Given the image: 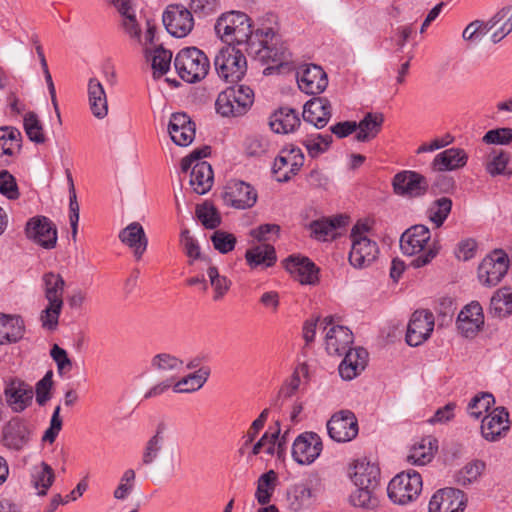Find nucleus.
Wrapping results in <instances>:
<instances>
[{
	"label": "nucleus",
	"instance_id": "63",
	"mask_svg": "<svg viewBox=\"0 0 512 512\" xmlns=\"http://www.w3.org/2000/svg\"><path fill=\"white\" fill-rule=\"evenodd\" d=\"M0 193L10 200L19 198V190L14 176L7 170L0 171Z\"/></svg>",
	"mask_w": 512,
	"mask_h": 512
},
{
	"label": "nucleus",
	"instance_id": "62",
	"mask_svg": "<svg viewBox=\"0 0 512 512\" xmlns=\"http://www.w3.org/2000/svg\"><path fill=\"white\" fill-rule=\"evenodd\" d=\"M136 474L133 469H127L121 476L120 483L113 492V496L117 500H124L132 492L134 487Z\"/></svg>",
	"mask_w": 512,
	"mask_h": 512
},
{
	"label": "nucleus",
	"instance_id": "51",
	"mask_svg": "<svg viewBox=\"0 0 512 512\" xmlns=\"http://www.w3.org/2000/svg\"><path fill=\"white\" fill-rule=\"evenodd\" d=\"M452 209V200L448 197H441L435 200L429 210V219L436 225L437 228L441 227Z\"/></svg>",
	"mask_w": 512,
	"mask_h": 512
},
{
	"label": "nucleus",
	"instance_id": "57",
	"mask_svg": "<svg viewBox=\"0 0 512 512\" xmlns=\"http://www.w3.org/2000/svg\"><path fill=\"white\" fill-rule=\"evenodd\" d=\"M277 429L272 432H265L261 438L253 445L251 454L253 456L258 455L263 449L268 455L275 453V444L280 434V423L276 422Z\"/></svg>",
	"mask_w": 512,
	"mask_h": 512
},
{
	"label": "nucleus",
	"instance_id": "16",
	"mask_svg": "<svg viewBox=\"0 0 512 512\" xmlns=\"http://www.w3.org/2000/svg\"><path fill=\"white\" fill-rule=\"evenodd\" d=\"M163 24L174 37L187 36L194 26L191 11L182 5H169L163 13Z\"/></svg>",
	"mask_w": 512,
	"mask_h": 512
},
{
	"label": "nucleus",
	"instance_id": "33",
	"mask_svg": "<svg viewBox=\"0 0 512 512\" xmlns=\"http://www.w3.org/2000/svg\"><path fill=\"white\" fill-rule=\"evenodd\" d=\"M25 333V324L20 316L0 313V345L16 343Z\"/></svg>",
	"mask_w": 512,
	"mask_h": 512
},
{
	"label": "nucleus",
	"instance_id": "18",
	"mask_svg": "<svg viewBox=\"0 0 512 512\" xmlns=\"http://www.w3.org/2000/svg\"><path fill=\"white\" fill-rule=\"evenodd\" d=\"M434 329V315L427 310L415 311L409 321L406 342L410 346H419L425 342Z\"/></svg>",
	"mask_w": 512,
	"mask_h": 512
},
{
	"label": "nucleus",
	"instance_id": "40",
	"mask_svg": "<svg viewBox=\"0 0 512 512\" xmlns=\"http://www.w3.org/2000/svg\"><path fill=\"white\" fill-rule=\"evenodd\" d=\"M245 259L251 268H256L260 265L265 267L273 266L276 263L277 257L272 245L263 244L248 249L245 253Z\"/></svg>",
	"mask_w": 512,
	"mask_h": 512
},
{
	"label": "nucleus",
	"instance_id": "10",
	"mask_svg": "<svg viewBox=\"0 0 512 512\" xmlns=\"http://www.w3.org/2000/svg\"><path fill=\"white\" fill-rule=\"evenodd\" d=\"M509 260L502 250H495L485 257L478 267V278L482 285H497L507 273Z\"/></svg>",
	"mask_w": 512,
	"mask_h": 512
},
{
	"label": "nucleus",
	"instance_id": "58",
	"mask_svg": "<svg viewBox=\"0 0 512 512\" xmlns=\"http://www.w3.org/2000/svg\"><path fill=\"white\" fill-rule=\"evenodd\" d=\"M196 216L206 229H215L221 223V217L217 209L210 204L197 206Z\"/></svg>",
	"mask_w": 512,
	"mask_h": 512
},
{
	"label": "nucleus",
	"instance_id": "55",
	"mask_svg": "<svg viewBox=\"0 0 512 512\" xmlns=\"http://www.w3.org/2000/svg\"><path fill=\"white\" fill-rule=\"evenodd\" d=\"M377 488L357 487L350 496L351 503L356 507L373 508L377 506Z\"/></svg>",
	"mask_w": 512,
	"mask_h": 512
},
{
	"label": "nucleus",
	"instance_id": "34",
	"mask_svg": "<svg viewBox=\"0 0 512 512\" xmlns=\"http://www.w3.org/2000/svg\"><path fill=\"white\" fill-rule=\"evenodd\" d=\"M269 125L275 133L287 134L300 125V118L294 109L281 107L271 115Z\"/></svg>",
	"mask_w": 512,
	"mask_h": 512
},
{
	"label": "nucleus",
	"instance_id": "12",
	"mask_svg": "<svg viewBox=\"0 0 512 512\" xmlns=\"http://www.w3.org/2000/svg\"><path fill=\"white\" fill-rule=\"evenodd\" d=\"M25 234L44 249L50 250L57 244V229L55 224L46 216L30 218L25 226Z\"/></svg>",
	"mask_w": 512,
	"mask_h": 512
},
{
	"label": "nucleus",
	"instance_id": "32",
	"mask_svg": "<svg viewBox=\"0 0 512 512\" xmlns=\"http://www.w3.org/2000/svg\"><path fill=\"white\" fill-rule=\"evenodd\" d=\"M468 156L461 148H449L438 153L431 163L434 171H452L466 165Z\"/></svg>",
	"mask_w": 512,
	"mask_h": 512
},
{
	"label": "nucleus",
	"instance_id": "5",
	"mask_svg": "<svg viewBox=\"0 0 512 512\" xmlns=\"http://www.w3.org/2000/svg\"><path fill=\"white\" fill-rule=\"evenodd\" d=\"M179 77L187 83H196L206 77L210 62L206 54L196 47L180 50L174 59Z\"/></svg>",
	"mask_w": 512,
	"mask_h": 512
},
{
	"label": "nucleus",
	"instance_id": "21",
	"mask_svg": "<svg viewBox=\"0 0 512 512\" xmlns=\"http://www.w3.org/2000/svg\"><path fill=\"white\" fill-rule=\"evenodd\" d=\"M297 83L303 92L315 95L326 89L328 79L320 66L311 64L297 72Z\"/></svg>",
	"mask_w": 512,
	"mask_h": 512
},
{
	"label": "nucleus",
	"instance_id": "47",
	"mask_svg": "<svg viewBox=\"0 0 512 512\" xmlns=\"http://www.w3.org/2000/svg\"><path fill=\"white\" fill-rule=\"evenodd\" d=\"M33 485L38 489L39 496H45L55 480V474L52 467L46 462H41L34 468Z\"/></svg>",
	"mask_w": 512,
	"mask_h": 512
},
{
	"label": "nucleus",
	"instance_id": "26",
	"mask_svg": "<svg viewBox=\"0 0 512 512\" xmlns=\"http://www.w3.org/2000/svg\"><path fill=\"white\" fill-rule=\"evenodd\" d=\"M344 359L339 365V374L344 380H352L366 367L368 352L364 348H350L343 353Z\"/></svg>",
	"mask_w": 512,
	"mask_h": 512
},
{
	"label": "nucleus",
	"instance_id": "11",
	"mask_svg": "<svg viewBox=\"0 0 512 512\" xmlns=\"http://www.w3.org/2000/svg\"><path fill=\"white\" fill-rule=\"evenodd\" d=\"M358 420L350 410L334 413L327 422V431L332 440L345 443L358 435Z\"/></svg>",
	"mask_w": 512,
	"mask_h": 512
},
{
	"label": "nucleus",
	"instance_id": "31",
	"mask_svg": "<svg viewBox=\"0 0 512 512\" xmlns=\"http://www.w3.org/2000/svg\"><path fill=\"white\" fill-rule=\"evenodd\" d=\"M120 241L131 248L137 259H140L147 249L148 240L142 225L132 222L119 233Z\"/></svg>",
	"mask_w": 512,
	"mask_h": 512
},
{
	"label": "nucleus",
	"instance_id": "13",
	"mask_svg": "<svg viewBox=\"0 0 512 512\" xmlns=\"http://www.w3.org/2000/svg\"><path fill=\"white\" fill-rule=\"evenodd\" d=\"M392 186L396 195L410 199L425 195L429 188L428 181L422 174L410 170L397 173L393 177Z\"/></svg>",
	"mask_w": 512,
	"mask_h": 512
},
{
	"label": "nucleus",
	"instance_id": "39",
	"mask_svg": "<svg viewBox=\"0 0 512 512\" xmlns=\"http://www.w3.org/2000/svg\"><path fill=\"white\" fill-rule=\"evenodd\" d=\"M489 313L499 319L512 314V289L510 287H502L493 294Z\"/></svg>",
	"mask_w": 512,
	"mask_h": 512
},
{
	"label": "nucleus",
	"instance_id": "24",
	"mask_svg": "<svg viewBox=\"0 0 512 512\" xmlns=\"http://www.w3.org/2000/svg\"><path fill=\"white\" fill-rule=\"evenodd\" d=\"M484 324V315L481 305L478 302H471L459 313L457 326L465 337L475 335Z\"/></svg>",
	"mask_w": 512,
	"mask_h": 512
},
{
	"label": "nucleus",
	"instance_id": "7",
	"mask_svg": "<svg viewBox=\"0 0 512 512\" xmlns=\"http://www.w3.org/2000/svg\"><path fill=\"white\" fill-rule=\"evenodd\" d=\"M214 67L220 79L227 83H236L246 74L247 61L242 51L228 45L216 54Z\"/></svg>",
	"mask_w": 512,
	"mask_h": 512
},
{
	"label": "nucleus",
	"instance_id": "37",
	"mask_svg": "<svg viewBox=\"0 0 512 512\" xmlns=\"http://www.w3.org/2000/svg\"><path fill=\"white\" fill-rule=\"evenodd\" d=\"M346 216H335L333 218H324L321 220L313 221L310 224V228L313 236L322 241H326L329 238H335L337 235L336 230L340 227H343L347 223Z\"/></svg>",
	"mask_w": 512,
	"mask_h": 512
},
{
	"label": "nucleus",
	"instance_id": "6",
	"mask_svg": "<svg viewBox=\"0 0 512 512\" xmlns=\"http://www.w3.org/2000/svg\"><path fill=\"white\" fill-rule=\"evenodd\" d=\"M254 103V91L246 85L231 86L218 94L215 109L223 117H239Z\"/></svg>",
	"mask_w": 512,
	"mask_h": 512
},
{
	"label": "nucleus",
	"instance_id": "36",
	"mask_svg": "<svg viewBox=\"0 0 512 512\" xmlns=\"http://www.w3.org/2000/svg\"><path fill=\"white\" fill-rule=\"evenodd\" d=\"M213 184V170L208 162H197L193 165L190 185L199 195L207 193Z\"/></svg>",
	"mask_w": 512,
	"mask_h": 512
},
{
	"label": "nucleus",
	"instance_id": "52",
	"mask_svg": "<svg viewBox=\"0 0 512 512\" xmlns=\"http://www.w3.org/2000/svg\"><path fill=\"white\" fill-rule=\"evenodd\" d=\"M331 143L332 136L329 134L310 135L302 141V144L306 147L308 154L312 158H315L327 151Z\"/></svg>",
	"mask_w": 512,
	"mask_h": 512
},
{
	"label": "nucleus",
	"instance_id": "45",
	"mask_svg": "<svg viewBox=\"0 0 512 512\" xmlns=\"http://www.w3.org/2000/svg\"><path fill=\"white\" fill-rule=\"evenodd\" d=\"M314 497V492L307 485L296 484L288 493L289 508L295 512L308 508Z\"/></svg>",
	"mask_w": 512,
	"mask_h": 512
},
{
	"label": "nucleus",
	"instance_id": "1",
	"mask_svg": "<svg viewBox=\"0 0 512 512\" xmlns=\"http://www.w3.org/2000/svg\"><path fill=\"white\" fill-rule=\"evenodd\" d=\"M217 35L225 42L246 44L247 53L263 63L283 67L291 62V53L280 43L271 27L252 30L250 18L243 12L230 11L222 14L215 24Z\"/></svg>",
	"mask_w": 512,
	"mask_h": 512
},
{
	"label": "nucleus",
	"instance_id": "8",
	"mask_svg": "<svg viewBox=\"0 0 512 512\" xmlns=\"http://www.w3.org/2000/svg\"><path fill=\"white\" fill-rule=\"evenodd\" d=\"M422 490V477L415 470L397 474L388 484L387 493L390 500L398 505L413 501Z\"/></svg>",
	"mask_w": 512,
	"mask_h": 512
},
{
	"label": "nucleus",
	"instance_id": "64",
	"mask_svg": "<svg viewBox=\"0 0 512 512\" xmlns=\"http://www.w3.org/2000/svg\"><path fill=\"white\" fill-rule=\"evenodd\" d=\"M482 140L486 144L508 145L512 142V128L503 127L489 130Z\"/></svg>",
	"mask_w": 512,
	"mask_h": 512
},
{
	"label": "nucleus",
	"instance_id": "19",
	"mask_svg": "<svg viewBox=\"0 0 512 512\" xmlns=\"http://www.w3.org/2000/svg\"><path fill=\"white\" fill-rule=\"evenodd\" d=\"M466 506L464 493L455 488L437 491L429 502V512H463Z\"/></svg>",
	"mask_w": 512,
	"mask_h": 512
},
{
	"label": "nucleus",
	"instance_id": "61",
	"mask_svg": "<svg viewBox=\"0 0 512 512\" xmlns=\"http://www.w3.org/2000/svg\"><path fill=\"white\" fill-rule=\"evenodd\" d=\"M211 241L216 250L222 254H226L234 249L236 237L231 233L217 230L211 236Z\"/></svg>",
	"mask_w": 512,
	"mask_h": 512
},
{
	"label": "nucleus",
	"instance_id": "29",
	"mask_svg": "<svg viewBox=\"0 0 512 512\" xmlns=\"http://www.w3.org/2000/svg\"><path fill=\"white\" fill-rule=\"evenodd\" d=\"M485 31L491 32V41L498 43L512 32V5L500 9L485 23Z\"/></svg>",
	"mask_w": 512,
	"mask_h": 512
},
{
	"label": "nucleus",
	"instance_id": "9",
	"mask_svg": "<svg viewBox=\"0 0 512 512\" xmlns=\"http://www.w3.org/2000/svg\"><path fill=\"white\" fill-rule=\"evenodd\" d=\"M3 396L12 412L22 413L32 404L34 392L21 378L8 377L4 379Z\"/></svg>",
	"mask_w": 512,
	"mask_h": 512
},
{
	"label": "nucleus",
	"instance_id": "48",
	"mask_svg": "<svg viewBox=\"0 0 512 512\" xmlns=\"http://www.w3.org/2000/svg\"><path fill=\"white\" fill-rule=\"evenodd\" d=\"M119 13L123 16V28L125 32L132 38L141 43V29L136 20L135 14L131 12L129 1H122L118 9Z\"/></svg>",
	"mask_w": 512,
	"mask_h": 512
},
{
	"label": "nucleus",
	"instance_id": "27",
	"mask_svg": "<svg viewBox=\"0 0 512 512\" xmlns=\"http://www.w3.org/2000/svg\"><path fill=\"white\" fill-rule=\"evenodd\" d=\"M508 412L505 408H496L489 415L485 416L481 424V433L488 441H497L503 431L509 429Z\"/></svg>",
	"mask_w": 512,
	"mask_h": 512
},
{
	"label": "nucleus",
	"instance_id": "2",
	"mask_svg": "<svg viewBox=\"0 0 512 512\" xmlns=\"http://www.w3.org/2000/svg\"><path fill=\"white\" fill-rule=\"evenodd\" d=\"M401 251L409 256L419 254L410 265L421 268L428 265L439 253L438 241L431 240L430 229L422 224L408 228L400 237Z\"/></svg>",
	"mask_w": 512,
	"mask_h": 512
},
{
	"label": "nucleus",
	"instance_id": "59",
	"mask_svg": "<svg viewBox=\"0 0 512 512\" xmlns=\"http://www.w3.org/2000/svg\"><path fill=\"white\" fill-rule=\"evenodd\" d=\"M494 397L490 393H481L471 399L468 404L467 412L470 416L478 419L484 412L494 404Z\"/></svg>",
	"mask_w": 512,
	"mask_h": 512
},
{
	"label": "nucleus",
	"instance_id": "30",
	"mask_svg": "<svg viewBox=\"0 0 512 512\" xmlns=\"http://www.w3.org/2000/svg\"><path fill=\"white\" fill-rule=\"evenodd\" d=\"M326 350L330 355L341 356L353 344L352 332L344 326H332L325 337Z\"/></svg>",
	"mask_w": 512,
	"mask_h": 512
},
{
	"label": "nucleus",
	"instance_id": "49",
	"mask_svg": "<svg viewBox=\"0 0 512 512\" xmlns=\"http://www.w3.org/2000/svg\"><path fill=\"white\" fill-rule=\"evenodd\" d=\"M23 125L30 141L36 144H43L46 141L42 123L35 112L25 114Z\"/></svg>",
	"mask_w": 512,
	"mask_h": 512
},
{
	"label": "nucleus",
	"instance_id": "28",
	"mask_svg": "<svg viewBox=\"0 0 512 512\" xmlns=\"http://www.w3.org/2000/svg\"><path fill=\"white\" fill-rule=\"evenodd\" d=\"M350 478L356 487L378 488L380 469L365 459L357 460L350 472Z\"/></svg>",
	"mask_w": 512,
	"mask_h": 512
},
{
	"label": "nucleus",
	"instance_id": "23",
	"mask_svg": "<svg viewBox=\"0 0 512 512\" xmlns=\"http://www.w3.org/2000/svg\"><path fill=\"white\" fill-rule=\"evenodd\" d=\"M332 116V106L326 97H315L304 105L303 119L320 129L327 125Z\"/></svg>",
	"mask_w": 512,
	"mask_h": 512
},
{
	"label": "nucleus",
	"instance_id": "35",
	"mask_svg": "<svg viewBox=\"0 0 512 512\" xmlns=\"http://www.w3.org/2000/svg\"><path fill=\"white\" fill-rule=\"evenodd\" d=\"M88 100L92 114L103 119L108 114L107 97L101 82L96 78H91L88 82Z\"/></svg>",
	"mask_w": 512,
	"mask_h": 512
},
{
	"label": "nucleus",
	"instance_id": "44",
	"mask_svg": "<svg viewBox=\"0 0 512 512\" xmlns=\"http://www.w3.org/2000/svg\"><path fill=\"white\" fill-rule=\"evenodd\" d=\"M21 133L14 127L0 128V159L3 156H13L20 151Z\"/></svg>",
	"mask_w": 512,
	"mask_h": 512
},
{
	"label": "nucleus",
	"instance_id": "41",
	"mask_svg": "<svg viewBox=\"0 0 512 512\" xmlns=\"http://www.w3.org/2000/svg\"><path fill=\"white\" fill-rule=\"evenodd\" d=\"M436 449V439L432 437L424 438L410 449L407 461L413 465H425L433 459Z\"/></svg>",
	"mask_w": 512,
	"mask_h": 512
},
{
	"label": "nucleus",
	"instance_id": "54",
	"mask_svg": "<svg viewBox=\"0 0 512 512\" xmlns=\"http://www.w3.org/2000/svg\"><path fill=\"white\" fill-rule=\"evenodd\" d=\"M485 463L476 460L466 464L456 475V482L459 485L466 486L476 481L482 474Z\"/></svg>",
	"mask_w": 512,
	"mask_h": 512
},
{
	"label": "nucleus",
	"instance_id": "25",
	"mask_svg": "<svg viewBox=\"0 0 512 512\" xmlns=\"http://www.w3.org/2000/svg\"><path fill=\"white\" fill-rule=\"evenodd\" d=\"M285 268L301 284H314L318 280V269L306 257L289 256Z\"/></svg>",
	"mask_w": 512,
	"mask_h": 512
},
{
	"label": "nucleus",
	"instance_id": "14",
	"mask_svg": "<svg viewBox=\"0 0 512 512\" xmlns=\"http://www.w3.org/2000/svg\"><path fill=\"white\" fill-rule=\"evenodd\" d=\"M304 164V154L300 148L291 145L283 148L276 157L273 173L279 182H287L296 175Z\"/></svg>",
	"mask_w": 512,
	"mask_h": 512
},
{
	"label": "nucleus",
	"instance_id": "56",
	"mask_svg": "<svg viewBox=\"0 0 512 512\" xmlns=\"http://www.w3.org/2000/svg\"><path fill=\"white\" fill-rule=\"evenodd\" d=\"M207 275L214 289L213 299L215 301L222 299L230 289L231 281L227 277L220 275L218 269L214 266L208 268Z\"/></svg>",
	"mask_w": 512,
	"mask_h": 512
},
{
	"label": "nucleus",
	"instance_id": "53",
	"mask_svg": "<svg viewBox=\"0 0 512 512\" xmlns=\"http://www.w3.org/2000/svg\"><path fill=\"white\" fill-rule=\"evenodd\" d=\"M182 366L183 361L169 353H159L151 359V368L159 372L178 371Z\"/></svg>",
	"mask_w": 512,
	"mask_h": 512
},
{
	"label": "nucleus",
	"instance_id": "17",
	"mask_svg": "<svg viewBox=\"0 0 512 512\" xmlns=\"http://www.w3.org/2000/svg\"><path fill=\"white\" fill-rule=\"evenodd\" d=\"M322 449V440L317 433L304 432L293 442L292 457L301 465H309L320 456Z\"/></svg>",
	"mask_w": 512,
	"mask_h": 512
},
{
	"label": "nucleus",
	"instance_id": "46",
	"mask_svg": "<svg viewBox=\"0 0 512 512\" xmlns=\"http://www.w3.org/2000/svg\"><path fill=\"white\" fill-rule=\"evenodd\" d=\"M145 55L151 60L154 76L158 73V77H160L170 69L172 52L165 49L162 45L155 47L153 50H148V54Z\"/></svg>",
	"mask_w": 512,
	"mask_h": 512
},
{
	"label": "nucleus",
	"instance_id": "20",
	"mask_svg": "<svg viewBox=\"0 0 512 512\" xmlns=\"http://www.w3.org/2000/svg\"><path fill=\"white\" fill-rule=\"evenodd\" d=\"M168 132L176 145L185 147L195 138V124L186 113H173L168 124Z\"/></svg>",
	"mask_w": 512,
	"mask_h": 512
},
{
	"label": "nucleus",
	"instance_id": "50",
	"mask_svg": "<svg viewBox=\"0 0 512 512\" xmlns=\"http://www.w3.org/2000/svg\"><path fill=\"white\" fill-rule=\"evenodd\" d=\"M276 479L277 475L273 470H270L260 476L255 493V497L259 504L265 505L269 503L274 491Z\"/></svg>",
	"mask_w": 512,
	"mask_h": 512
},
{
	"label": "nucleus",
	"instance_id": "43",
	"mask_svg": "<svg viewBox=\"0 0 512 512\" xmlns=\"http://www.w3.org/2000/svg\"><path fill=\"white\" fill-rule=\"evenodd\" d=\"M165 444V426L159 424L155 434L148 439L142 454V464L151 465L158 458Z\"/></svg>",
	"mask_w": 512,
	"mask_h": 512
},
{
	"label": "nucleus",
	"instance_id": "15",
	"mask_svg": "<svg viewBox=\"0 0 512 512\" xmlns=\"http://www.w3.org/2000/svg\"><path fill=\"white\" fill-rule=\"evenodd\" d=\"M222 198L227 206L236 209H248L255 205L257 192L249 183L241 180H231L226 184Z\"/></svg>",
	"mask_w": 512,
	"mask_h": 512
},
{
	"label": "nucleus",
	"instance_id": "42",
	"mask_svg": "<svg viewBox=\"0 0 512 512\" xmlns=\"http://www.w3.org/2000/svg\"><path fill=\"white\" fill-rule=\"evenodd\" d=\"M210 375L209 368L202 367L197 371L183 377L173 385L176 393H191L199 390L206 383Z\"/></svg>",
	"mask_w": 512,
	"mask_h": 512
},
{
	"label": "nucleus",
	"instance_id": "22",
	"mask_svg": "<svg viewBox=\"0 0 512 512\" xmlns=\"http://www.w3.org/2000/svg\"><path fill=\"white\" fill-rule=\"evenodd\" d=\"M31 431L28 425L19 418L10 420L3 426V445L12 450H21L30 440Z\"/></svg>",
	"mask_w": 512,
	"mask_h": 512
},
{
	"label": "nucleus",
	"instance_id": "60",
	"mask_svg": "<svg viewBox=\"0 0 512 512\" xmlns=\"http://www.w3.org/2000/svg\"><path fill=\"white\" fill-rule=\"evenodd\" d=\"M53 372L47 371L41 380L36 383L35 394L36 402L43 406L51 399V389L53 387Z\"/></svg>",
	"mask_w": 512,
	"mask_h": 512
},
{
	"label": "nucleus",
	"instance_id": "4",
	"mask_svg": "<svg viewBox=\"0 0 512 512\" xmlns=\"http://www.w3.org/2000/svg\"><path fill=\"white\" fill-rule=\"evenodd\" d=\"M371 229L369 220L358 221L351 230L352 246L349 261L356 268L369 266L378 256L379 249L375 241L367 237Z\"/></svg>",
	"mask_w": 512,
	"mask_h": 512
},
{
	"label": "nucleus",
	"instance_id": "3",
	"mask_svg": "<svg viewBox=\"0 0 512 512\" xmlns=\"http://www.w3.org/2000/svg\"><path fill=\"white\" fill-rule=\"evenodd\" d=\"M44 295L48 305L41 312L40 321L42 327L55 330L63 308V293L65 281L60 274L47 272L42 276Z\"/></svg>",
	"mask_w": 512,
	"mask_h": 512
},
{
	"label": "nucleus",
	"instance_id": "38",
	"mask_svg": "<svg viewBox=\"0 0 512 512\" xmlns=\"http://www.w3.org/2000/svg\"><path fill=\"white\" fill-rule=\"evenodd\" d=\"M384 122L382 113H367L364 118L357 123L358 133L356 140L359 142H368L374 139L381 131Z\"/></svg>",
	"mask_w": 512,
	"mask_h": 512
}]
</instances>
